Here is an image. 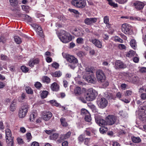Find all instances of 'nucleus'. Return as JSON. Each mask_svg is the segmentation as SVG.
<instances>
[{
    "instance_id": "obj_13",
    "label": "nucleus",
    "mask_w": 146,
    "mask_h": 146,
    "mask_svg": "<svg viewBox=\"0 0 146 146\" xmlns=\"http://www.w3.org/2000/svg\"><path fill=\"white\" fill-rule=\"evenodd\" d=\"M131 29V26L127 23H124L121 26V30L126 35L129 34Z\"/></svg>"
},
{
    "instance_id": "obj_33",
    "label": "nucleus",
    "mask_w": 146,
    "mask_h": 146,
    "mask_svg": "<svg viewBox=\"0 0 146 146\" xmlns=\"http://www.w3.org/2000/svg\"><path fill=\"white\" fill-rule=\"evenodd\" d=\"M108 2V4L114 7H117V4L114 3L112 0H107Z\"/></svg>"
},
{
    "instance_id": "obj_21",
    "label": "nucleus",
    "mask_w": 146,
    "mask_h": 146,
    "mask_svg": "<svg viewBox=\"0 0 146 146\" xmlns=\"http://www.w3.org/2000/svg\"><path fill=\"white\" fill-rule=\"evenodd\" d=\"M74 92L75 95L77 96L80 95L83 93V91L81 90V88L78 86L76 87L75 88Z\"/></svg>"
},
{
    "instance_id": "obj_50",
    "label": "nucleus",
    "mask_w": 146,
    "mask_h": 146,
    "mask_svg": "<svg viewBox=\"0 0 146 146\" xmlns=\"http://www.w3.org/2000/svg\"><path fill=\"white\" fill-rule=\"evenodd\" d=\"M27 93L28 94H32L33 93V91L32 89L29 87H27L26 88Z\"/></svg>"
},
{
    "instance_id": "obj_12",
    "label": "nucleus",
    "mask_w": 146,
    "mask_h": 146,
    "mask_svg": "<svg viewBox=\"0 0 146 146\" xmlns=\"http://www.w3.org/2000/svg\"><path fill=\"white\" fill-rule=\"evenodd\" d=\"M105 120H106L107 125H111L115 123L117 117L115 116L109 115L106 117Z\"/></svg>"
},
{
    "instance_id": "obj_40",
    "label": "nucleus",
    "mask_w": 146,
    "mask_h": 146,
    "mask_svg": "<svg viewBox=\"0 0 146 146\" xmlns=\"http://www.w3.org/2000/svg\"><path fill=\"white\" fill-rule=\"evenodd\" d=\"M16 108L15 103L14 102L12 103L10 105V109L11 111H15Z\"/></svg>"
},
{
    "instance_id": "obj_20",
    "label": "nucleus",
    "mask_w": 146,
    "mask_h": 146,
    "mask_svg": "<svg viewBox=\"0 0 146 146\" xmlns=\"http://www.w3.org/2000/svg\"><path fill=\"white\" fill-rule=\"evenodd\" d=\"M73 31L74 34L78 36H82L84 35L83 31L78 28H75Z\"/></svg>"
},
{
    "instance_id": "obj_62",
    "label": "nucleus",
    "mask_w": 146,
    "mask_h": 146,
    "mask_svg": "<svg viewBox=\"0 0 146 146\" xmlns=\"http://www.w3.org/2000/svg\"><path fill=\"white\" fill-rule=\"evenodd\" d=\"M141 98L143 100H145L146 99V94L143 93L141 95Z\"/></svg>"
},
{
    "instance_id": "obj_37",
    "label": "nucleus",
    "mask_w": 146,
    "mask_h": 146,
    "mask_svg": "<svg viewBox=\"0 0 146 146\" xmlns=\"http://www.w3.org/2000/svg\"><path fill=\"white\" fill-rule=\"evenodd\" d=\"M62 75V73L60 71H56L54 73L52 74V76L55 77H59Z\"/></svg>"
},
{
    "instance_id": "obj_9",
    "label": "nucleus",
    "mask_w": 146,
    "mask_h": 146,
    "mask_svg": "<svg viewBox=\"0 0 146 146\" xmlns=\"http://www.w3.org/2000/svg\"><path fill=\"white\" fill-rule=\"evenodd\" d=\"M94 118L96 122L100 126L104 127L107 125L106 120L103 119L100 115H96Z\"/></svg>"
},
{
    "instance_id": "obj_44",
    "label": "nucleus",
    "mask_w": 146,
    "mask_h": 146,
    "mask_svg": "<svg viewBox=\"0 0 146 146\" xmlns=\"http://www.w3.org/2000/svg\"><path fill=\"white\" fill-rule=\"evenodd\" d=\"M23 16L25 17V19L28 22H31L32 21L31 18L29 15L26 14H23Z\"/></svg>"
},
{
    "instance_id": "obj_1",
    "label": "nucleus",
    "mask_w": 146,
    "mask_h": 146,
    "mask_svg": "<svg viewBox=\"0 0 146 146\" xmlns=\"http://www.w3.org/2000/svg\"><path fill=\"white\" fill-rule=\"evenodd\" d=\"M58 36L61 41L64 43H67L69 42L72 39L71 35L68 32L64 30L60 31Z\"/></svg>"
},
{
    "instance_id": "obj_42",
    "label": "nucleus",
    "mask_w": 146,
    "mask_h": 146,
    "mask_svg": "<svg viewBox=\"0 0 146 146\" xmlns=\"http://www.w3.org/2000/svg\"><path fill=\"white\" fill-rule=\"evenodd\" d=\"M114 40L116 42H119L121 43H123V40L117 36H115L114 37Z\"/></svg>"
},
{
    "instance_id": "obj_61",
    "label": "nucleus",
    "mask_w": 146,
    "mask_h": 146,
    "mask_svg": "<svg viewBox=\"0 0 146 146\" xmlns=\"http://www.w3.org/2000/svg\"><path fill=\"white\" fill-rule=\"evenodd\" d=\"M17 141L18 143L19 144H22L23 143V141L22 139L21 138L19 137L17 139Z\"/></svg>"
},
{
    "instance_id": "obj_56",
    "label": "nucleus",
    "mask_w": 146,
    "mask_h": 146,
    "mask_svg": "<svg viewBox=\"0 0 146 146\" xmlns=\"http://www.w3.org/2000/svg\"><path fill=\"white\" fill-rule=\"evenodd\" d=\"M104 22L105 24L109 23V18L108 16H106L104 17Z\"/></svg>"
},
{
    "instance_id": "obj_8",
    "label": "nucleus",
    "mask_w": 146,
    "mask_h": 146,
    "mask_svg": "<svg viewBox=\"0 0 146 146\" xmlns=\"http://www.w3.org/2000/svg\"><path fill=\"white\" fill-rule=\"evenodd\" d=\"M97 103L99 107L102 109L106 107L108 104L107 100L103 97L98 99Z\"/></svg>"
},
{
    "instance_id": "obj_23",
    "label": "nucleus",
    "mask_w": 146,
    "mask_h": 146,
    "mask_svg": "<svg viewBox=\"0 0 146 146\" xmlns=\"http://www.w3.org/2000/svg\"><path fill=\"white\" fill-rule=\"evenodd\" d=\"M42 80L43 82L46 83V84H49L50 82V79L46 76H43L42 79Z\"/></svg>"
},
{
    "instance_id": "obj_48",
    "label": "nucleus",
    "mask_w": 146,
    "mask_h": 146,
    "mask_svg": "<svg viewBox=\"0 0 146 146\" xmlns=\"http://www.w3.org/2000/svg\"><path fill=\"white\" fill-rule=\"evenodd\" d=\"M21 69L22 71L24 72H27L29 70V69L25 66H22L21 67Z\"/></svg>"
},
{
    "instance_id": "obj_25",
    "label": "nucleus",
    "mask_w": 146,
    "mask_h": 146,
    "mask_svg": "<svg viewBox=\"0 0 146 146\" xmlns=\"http://www.w3.org/2000/svg\"><path fill=\"white\" fill-rule=\"evenodd\" d=\"M88 106L94 112L96 111V106L91 103L88 104Z\"/></svg>"
},
{
    "instance_id": "obj_31",
    "label": "nucleus",
    "mask_w": 146,
    "mask_h": 146,
    "mask_svg": "<svg viewBox=\"0 0 146 146\" xmlns=\"http://www.w3.org/2000/svg\"><path fill=\"white\" fill-rule=\"evenodd\" d=\"M130 44L131 47L133 49H135L136 46V42L135 40L132 39L130 42Z\"/></svg>"
},
{
    "instance_id": "obj_32",
    "label": "nucleus",
    "mask_w": 146,
    "mask_h": 146,
    "mask_svg": "<svg viewBox=\"0 0 146 146\" xmlns=\"http://www.w3.org/2000/svg\"><path fill=\"white\" fill-rule=\"evenodd\" d=\"M89 113V112L86 109L83 108L81 110V114L82 115L85 116L88 114V115Z\"/></svg>"
},
{
    "instance_id": "obj_35",
    "label": "nucleus",
    "mask_w": 146,
    "mask_h": 146,
    "mask_svg": "<svg viewBox=\"0 0 146 146\" xmlns=\"http://www.w3.org/2000/svg\"><path fill=\"white\" fill-rule=\"evenodd\" d=\"M93 68L91 66H88L86 67V73L91 74V72H93Z\"/></svg>"
},
{
    "instance_id": "obj_26",
    "label": "nucleus",
    "mask_w": 146,
    "mask_h": 146,
    "mask_svg": "<svg viewBox=\"0 0 146 146\" xmlns=\"http://www.w3.org/2000/svg\"><path fill=\"white\" fill-rule=\"evenodd\" d=\"M39 60L38 58L31 59L29 64H37L39 63Z\"/></svg>"
},
{
    "instance_id": "obj_36",
    "label": "nucleus",
    "mask_w": 146,
    "mask_h": 146,
    "mask_svg": "<svg viewBox=\"0 0 146 146\" xmlns=\"http://www.w3.org/2000/svg\"><path fill=\"white\" fill-rule=\"evenodd\" d=\"M135 54V52L133 50H130L126 55V56L128 57H131L133 56Z\"/></svg>"
},
{
    "instance_id": "obj_7",
    "label": "nucleus",
    "mask_w": 146,
    "mask_h": 146,
    "mask_svg": "<svg viewBox=\"0 0 146 146\" xmlns=\"http://www.w3.org/2000/svg\"><path fill=\"white\" fill-rule=\"evenodd\" d=\"M96 78L100 82L103 83L106 80V76L104 72L101 70H98L96 71Z\"/></svg>"
},
{
    "instance_id": "obj_54",
    "label": "nucleus",
    "mask_w": 146,
    "mask_h": 146,
    "mask_svg": "<svg viewBox=\"0 0 146 146\" xmlns=\"http://www.w3.org/2000/svg\"><path fill=\"white\" fill-rule=\"evenodd\" d=\"M125 95L126 96H129L132 94V92L129 90H127L125 92Z\"/></svg>"
},
{
    "instance_id": "obj_11",
    "label": "nucleus",
    "mask_w": 146,
    "mask_h": 146,
    "mask_svg": "<svg viewBox=\"0 0 146 146\" xmlns=\"http://www.w3.org/2000/svg\"><path fill=\"white\" fill-rule=\"evenodd\" d=\"M64 57L65 58L68 62L74 64L78 63V60L77 58L72 55H70L68 54H62Z\"/></svg>"
},
{
    "instance_id": "obj_29",
    "label": "nucleus",
    "mask_w": 146,
    "mask_h": 146,
    "mask_svg": "<svg viewBox=\"0 0 146 146\" xmlns=\"http://www.w3.org/2000/svg\"><path fill=\"white\" fill-rule=\"evenodd\" d=\"M76 54L80 58H83L85 55V52L81 51L77 52Z\"/></svg>"
},
{
    "instance_id": "obj_57",
    "label": "nucleus",
    "mask_w": 146,
    "mask_h": 146,
    "mask_svg": "<svg viewBox=\"0 0 146 146\" xmlns=\"http://www.w3.org/2000/svg\"><path fill=\"white\" fill-rule=\"evenodd\" d=\"M68 10L70 12L73 13L75 14H78L79 13L78 11L74 9H69Z\"/></svg>"
},
{
    "instance_id": "obj_2",
    "label": "nucleus",
    "mask_w": 146,
    "mask_h": 146,
    "mask_svg": "<svg viewBox=\"0 0 146 146\" xmlns=\"http://www.w3.org/2000/svg\"><path fill=\"white\" fill-rule=\"evenodd\" d=\"M98 95V93L92 88L88 89L85 94V99L88 101H92L94 100Z\"/></svg>"
},
{
    "instance_id": "obj_34",
    "label": "nucleus",
    "mask_w": 146,
    "mask_h": 146,
    "mask_svg": "<svg viewBox=\"0 0 146 146\" xmlns=\"http://www.w3.org/2000/svg\"><path fill=\"white\" fill-rule=\"evenodd\" d=\"M48 91L46 90L43 91L41 94V97L43 99L46 98L48 95Z\"/></svg>"
},
{
    "instance_id": "obj_30",
    "label": "nucleus",
    "mask_w": 146,
    "mask_h": 146,
    "mask_svg": "<svg viewBox=\"0 0 146 146\" xmlns=\"http://www.w3.org/2000/svg\"><path fill=\"white\" fill-rule=\"evenodd\" d=\"M15 42L17 44H20L21 43L22 41L21 39L18 36H15L14 37Z\"/></svg>"
},
{
    "instance_id": "obj_60",
    "label": "nucleus",
    "mask_w": 146,
    "mask_h": 146,
    "mask_svg": "<svg viewBox=\"0 0 146 146\" xmlns=\"http://www.w3.org/2000/svg\"><path fill=\"white\" fill-rule=\"evenodd\" d=\"M90 140V138H85L84 139V144L86 145H88Z\"/></svg>"
},
{
    "instance_id": "obj_22",
    "label": "nucleus",
    "mask_w": 146,
    "mask_h": 146,
    "mask_svg": "<svg viewBox=\"0 0 146 146\" xmlns=\"http://www.w3.org/2000/svg\"><path fill=\"white\" fill-rule=\"evenodd\" d=\"M50 88L52 91H57L59 89V86L56 82H54L51 84Z\"/></svg>"
},
{
    "instance_id": "obj_38",
    "label": "nucleus",
    "mask_w": 146,
    "mask_h": 146,
    "mask_svg": "<svg viewBox=\"0 0 146 146\" xmlns=\"http://www.w3.org/2000/svg\"><path fill=\"white\" fill-rule=\"evenodd\" d=\"M76 41L77 43L78 44H82L84 43V39L82 37H79L77 39Z\"/></svg>"
},
{
    "instance_id": "obj_64",
    "label": "nucleus",
    "mask_w": 146,
    "mask_h": 146,
    "mask_svg": "<svg viewBox=\"0 0 146 146\" xmlns=\"http://www.w3.org/2000/svg\"><path fill=\"white\" fill-rule=\"evenodd\" d=\"M31 146H39V144L38 142L34 141L32 143Z\"/></svg>"
},
{
    "instance_id": "obj_24",
    "label": "nucleus",
    "mask_w": 146,
    "mask_h": 146,
    "mask_svg": "<svg viewBox=\"0 0 146 146\" xmlns=\"http://www.w3.org/2000/svg\"><path fill=\"white\" fill-rule=\"evenodd\" d=\"M131 139L132 141L135 143H138L141 141V139L139 137H132Z\"/></svg>"
},
{
    "instance_id": "obj_16",
    "label": "nucleus",
    "mask_w": 146,
    "mask_h": 146,
    "mask_svg": "<svg viewBox=\"0 0 146 146\" xmlns=\"http://www.w3.org/2000/svg\"><path fill=\"white\" fill-rule=\"evenodd\" d=\"M42 117L45 121L48 120L52 117V113L49 111H45L42 112Z\"/></svg>"
},
{
    "instance_id": "obj_39",
    "label": "nucleus",
    "mask_w": 146,
    "mask_h": 146,
    "mask_svg": "<svg viewBox=\"0 0 146 146\" xmlns=\"http://www.w3.org/2000/svg\"><path fill=\"white\" fill-rule=\"evenodd\" d=\"M60 121L62 125L63 126L66 127L67 125V123L66 122V119L65 118L62 117L60 119Z\"/></svg>"
},
{
    "instance_id": "obj_3",
    "label": "nucleus",
    "mask_w": 146,
    "mask_h": 146,
    "mask_svg": "<svg viewBox=\"0 0 146 146\" xmlns=\"http://www.w3.org/2000/svg\"><path fill=\"white\" fill-rule=\"evenodd\" d=\"M6 141L8 146H13V137H12L11 131L9 129L5 130Z\"/></svg>"
},
{
    "instance_id": "obj_43",
    "label": "nucleus",
    "mask_w": 146,
    "mask_h": 146,
    "mask_svg": "<svg viewBox=\"0 0 146 146\" xmlns=\"http://www.w3.org/2000/svg\"><path fill=\"white\" fill-rule=\"evenodd\" d=\"M85 138L84 137V135H80L79 137H78V140L79 141V142L82 143L83 141L84 140Z\"/></svg>"
},
{
    "instance_id": "obj_18",
    "label": "nucleus",
    "mask_w": 146,
    "mask_h": 146,
    "mask_svg": "<svg viewBox=\"0 0 146 146\" xmlns=\"http://www.w3.org/2000/svg\"><path fill=\"white\" fill-rule=\"evenodd\" d=\"M144 5V4L143 3L140 1H136L133 4V6L137 9L139 10L142 9Z\"/></svg>"
},
{
    "instance_id": "obj_19",
    "label": "nucleus",
    "mask_w": 146,
    "mask_h": 146,
    "mask_svg": "<svg viewBox=\"0 0 146 146\" xmlns=\"http://www.w3.org/2000/svg\"><path fill=\"white\" fill-rule=\"evenodd\" d=\"M71 134V132L68 131L65 135H61L60 137V139L58 140V142L59 143H61L63 141L69 138L70 137Z\"/></svg>"
},
{
    "instance_id": "obj_58",
    "label": "nucleus",
    "mask_w": 146,
    "mask_h": 146,
    "mask_svg": "<svg viewBox=\"0 0 146 146\" xmlns=\"http://www.w3.org/2000/svg\"><path fill=\"white\" fill-rule=\"evenodd\" d=\"M118 47L120 49H123L126 48L125 46L123 44H120L118 46Z\"/></svg>"
},
{
    "instance_id": "obj_53",
    "label": "nucleus",
    "mask_w": 146,
    "mask_h": 146,
    "mask_svg": "<svg viewBox=\"0 0 146 146\" xmlns=\"http://www.w3.org/2000/svg\"><path fill=\"white\" fill-rule=\"evenodd\" d=\"M27 139L28 141H29L31 139L32 137L30 133H28L26 135Z\"/></svg>"
},
{
    "instance_id": "obj_63",
    "label": "nucleus",
    "mask_w": 146,
    "mask_h": 146,
    "mask_svg": "<svg viewBox=\"0 0 146 146\" xmlns=\"http://www.w3.org/2000/svg\"><path fill=\"white\" fill-rule=\"evenodd\" d=\"M140 71L142 73H144L146 72V68L142 67L140 69Z\"/></svg>"
},
{
    "instance_id": "obj_55",
    "label": "nucleus",
    "mask_w": 146,
    "mask_h": 146,
    "mask_svg": "<svg viewBox=\"0 0 146 146\" xmlns=\"http://www.w3.org/2000/svg\"><path fill=\"white\" fill-rule=\"evenodd\" d=\"M50 103L53 105L58 106L59 105L58 104L55 100H51L50 101Z\"/></svg>"
},
{
    "instance_id": "obj_41",
    "label": "nucleus",
    "mask_w": 146,
    "mask_h": 146,
    "mask_svg": "<svg viewBox=\"0 0 146 146\" xmlns=\"http://www.w3.org/2000/svg\"><path fill=\"white\" fill-rule=\"evenodd\" d=\"M132 80L133 83L135 84L138 82L139 81V78L137 76H134L132 78Z\"/></svg>"
},
{
    "instance_id": "obj_14",
    "label": "nucleus",
    "mask_w": 146,
    "mask_h": 146,
    "mask_svg": "<svg viewBox=\"0 0 146 146\" xmlns=\"http://www.w3.org/2000/svg\"><path fill=\"white\" fill-rule=\"evenodd\" d=\"M31 25L36 30L38 35L41 37L43 36L42 30L40 26L36 24H32Z\"/></svg>"
},
{
    "instance_id": "obj_59",
    "label": "nucleus",
    "mask_w": 146,
    "mask_h": 146,
    "mask_svg": "<svg viewBox=\"0 0 146 146\" xmlns=\"http://www.w3.org/2000/svg\"><path fill=\"white\" fill-rule=\"evenodd\" d=\"M106 98L108 100H111L113 98V97L112 96V95L111 94H106Z\"/></svg>"
},
{
    "instance_id": "obj_17",
    "label": "nucleus",
    "mask_w": 146,
    "mask_h": 146,
    "mask_svg": "<svg viewBox=\"0 0 146 146\" xmlns=\"http://www.w3.org/2000/svg\"><path fill=\"white\" fill-rule=\"evenodd\" d=\"M90 42H92L96 46L99 48L102 47V43L98 40L94 38H92L89 40Z\"/></svg>"
},
{
    "instance_id": "obj_46",
    "label": "nucleus",
    "mask_w": 146,
    "mask_h": 146,
    "mask_svg": "<svg viewBox=\"0 0 146 146\" xmlns=\"http://www.w3.org/2000/svg\"><path fill=\"white\" fill-rule=\"evenodd\" d=\"M78 99L84 103L86 104L87 103V101L86 100L85 98H84L83 96H81L78 97Z\"/></svg>"
},
{
    "instance_id": "obj_49",
    "label": "nucleus",
    "mask_w": 146,
    "mask_h": 146,
    "mask_svg": "<svg viewBox=\"0 0 146 146\" xmlns=\"http://www.w3.org/2000/svg\"><path fill=\"white\" fill-rule=\"evenodd\" d=\"M35 86L37 88L39 89L42 87V84L40 82H37L35 83Z\"/></svg>"
},
{
    "instance_id": "obj_6",
    "label": "nucleus",
    "mask_w": 146,
    "mask_h": 146,
    "mask_svg": "<svg viewBox=\"0 0 146 146\" xmlns=\"http://www.w3.org/2000/svg\"><path fill=\"white\" fill-rule=\"evenodd\" d=\"M28 110V105L27 104L21 107L20 109L19 115V117L20 118H23L25 117Z\"/></svg>"
},
{
    "instance_id": "obj_47",
    "label": "nucleus",
    "mask_w": 146,
    "mask_h": 146,
    "mask_svg": "<svg viewBox=\"0 0 146 146\" xmlns=\"http://www.w3.org/2000/svg\"><path fill=\"white\" fill-rule=\"evenodd\" d=\"M85 117L84 118L85 120L87 122H90L91 120L90 115V113L88 114L86 116H85Z\"/></svg>"
},
{
    "instance_id": "obj_28",
    "label": "nucleus",
    "mask_w": 146,
    "mask_h": 146,
    "mask_svg": "<svg viewBox=\"0 0 146 146\" xmlns=\"http://www.w3.org/2000/svg\"><path fill=\"white\" fill-rule=\"evenodd\" d=\"M11 5L13 7H16L18 3L17 0H9Z\"/></svg>"
},
{
    "instance_id": "obj_45",
    "label": "nucleus",
    "mask_w": 146,
    "mask_h": 146,
    "mask_svg": "<svg viewBox=\"0 0 146 146\" xmlns=\"http://www.w3.org/2000/svg\"><path fill=\"white\" fill-rule=\"evenodd\" d=\"M58 136V135L57 133H54L50 136V138L51 139L56 140Z\"/></svg>"
},
{
    "instance_id": "obj_4",
    "label": "nucleus",
    "mask_w": 146,
    "mask_h": 146,
    "mask_svg": "<svg viewBox=\"0 0 146 146\" xmlns=\"http://www.w3.org/2000/svg\"><path fill=\"white\" fill-rule=\"evenodd\" d=\"M71 3L75 7L80 9L84 8L86 5L85 0H72Z\"/></svg>"
},
{
    "instance_id": "obj_10",
    "label": "nucleus",
    "mask_w": 146,
    "mask_h": 146,
    "mask_svg": "<svg viewBox=\"0 0 146 146\" xmlns=\"http://www.w3.org/2000/svg\"><path fill=\"white\" fill-rule=\"evenodd\" d=\"M64 57L65 58L68 62L74 64L78 63V60L77 58L72 55H70L68 54H62Z\"/></svg>"
},
{
    "instance_id": "obj_15",
    "label": "nucleus",
    "mask_w": 146,
    "mask_h": 146,
    "mask_svg": "<svg viewBox=\"0 0 146 146\" xmlns=\"http://www.w3.org/2000/svg\"><path fill=\"white\" fill-rule=\"evenodd\" d=\"M97 21V19L95 17L86 18L85 19L84 22L87 25H91L96 22Z\"/></svg>"
},
{
    "instance_id": "obj_5",
    "label": "nucleus",
    "mask_w": 146,
    "mask_h": 146,
    "mask_svg": "<svg viewBox=\"0 0 146 146\" xmlns=\"http://www.w3.org/2000/svg\"><path fill=\"white\" fill-rule=\"evenodd\" d=\"M83 78L90 83L95 84L96 82V79L93 72H91V74L85 73L83 76Z\"/></svg>"
},
{
    "instance_id": "obj_52",
    "label": "nucleus",
    "mask_w": 146,
    "mask_h": 146,
    "mask_svg": "<svg viewBox=\"0 0 146 146\" xmlns=\"http://www.w3.org/2000/svg\"><path fill=\"white\" fill-rule=\"evenodd\" d=\"M1 59L2 60H9V58L7 56L3 54H1Z\"/></svg>"
},
{
    "instance_id": "obj_27",
    "label": "nucleus",
    "mask_w": 146,
    "mask_h": 146,
    "mask_svg": "<svg viewBox=\"0 0 146 146\" xmlns=\"http://www.w3.org/2000/svg\"><path fill=\"white\" fill-rule=\"evenodd\" d=\"M114 67L116 69H118L125 68L126 66L125 64H115Z\"/></svg>"
},
{
    "instance_id": "obj_51",
    "label": "nucleus",
    "mask_w": 146,
    "mask_h": 146,
    "mask_svg": "<svg viewBox=\"0 0 146 146\" xmlns=\"http://www.w3.org/2000/svg\"><path fill=\"white\" fill-rule=\"evenodd\" d=\"M25 94L24 93H23L21 95V97L19 98V101L21 102H22L23 100L25 99Z\"/></svg>"
}]
</instances>
